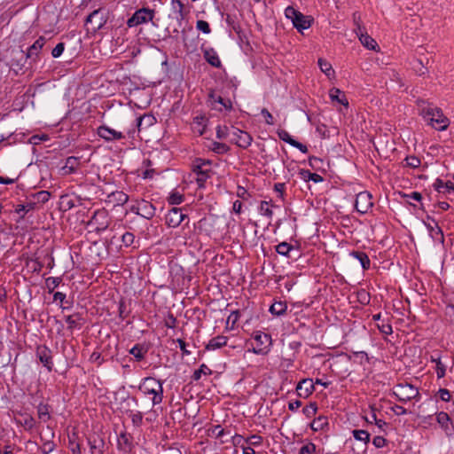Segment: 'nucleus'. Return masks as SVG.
<instances>
[{"label":"nucleus","instance_id":"1","mask_svg":"<svg viewBox=\"0 0 454 454\" xmlns=\"http://www.w3.org/2000/svg\"><path fill=\"white\" fill-rule=\"evenodd\" d=\"M419 114L424 118L428 125L439 131L446 130L450 125L449 119L444 116L442 110L433 106L431 104L419 100L418 101Z\"/></svg>","mask_w":454,"mask_h":454},{"label":"nucleus","instance_id":"2","mask_svg":"<svg viewBox=\"0 0 454 454\" xmlns=\"http://www.w3.org/2000/svg\"><path fill=\"white\" fill-rule=\"evenodd\" d=\"M139 390L145 395H153V405L160 404L163 400L162 381L153 377H146L139 386Z\"/></svg>","mask_w":454,"mask_h":454},{"label":"nucleus","instance_id":"3","mask_svg":"<svg viewBox=\"0 0 454 454\" xmlns=\"http://www.w3.org/2000/svg\"><path fill=\"white\" fill-rule=\"evenodd\" d=\"M393 395L402 403H407L413 399L419 401L420 399L419 388L408 382L396 384L393 387Z\"/></svg>","mask_w":454,"mask_h":454},{"label":"nucleus","instance_id":"4","mask_svg":"<svg viewBox=\"0 0 454 454\" xmlns=\"http://www.w3.org/2000/svg\"><path fill=\"white\" fill-rule=\"evenodd\" d=\"M285 16L290 20L293 26L299 31L301 32L304 29H308L311 27L313 19L310 16L304 15L293 6H288L285 10Z\"/></svg>","mask_w":454,"mask_h":454},{"label":"nucleus","instance_id":"5","mask_svg":"<svg viewBox=\"0 0 454 454\" xmlns=\"http://www.w3.org/2000/svg\"><path fill=\"white\" fill-rule=\"evenodd\" d=\"M6 59L7 65L16 74L24 68L28 60L25 51L20 48H12L8 50Z\"/></svg>","mask_w":454,"mask_h":454},{"label":"nucleus","instance_id":"6","mask_svg":"<svg viewBox=\"0 0 454 454\" xmlns=\"http://www.w3.org/2000/svg\"><path fill=\"white\" fill-rule=\"evenodd\" d=\"M253 352L257 355H267L272 344L271 336L262 331H256L253 334Z\"/></svg>","mask_w":454,"mask_h":454},{"label":"nucleus","instance_id":"7","mask_svg":"<svg viewBox=\"0 0 454 454\" xmlns=\"http://www.w3.org/2000/svg\"><path fill=\"white\" fill-rule=\"evenodd\" d=\"M154 15L155 12L153 9L145 7L138 9L133 13V15L129 19H128L127 27H134L138 25H142L149 21H152L154 18Z\"/></svg>","mask_w":454,"mask_h":454},{"label":"nucleus","instance_id":"8","mask_svg":"<svg viewBox=\"0 0 454 454\" xmlns=\"http://www.w3.org/2000/svg\"><path fill=\"white\" fill-rule=\"evenodd\" d=\"M106 23V18L102 11V9H98L93 11L90 14H89L85 20V26L87 27L88 31H91L96 33L100 30L105 24Z\"/></svg>","mask_w":454,"mask_h":454},{"label":"nucleus","instance_id":"9","mask_svg":"<svg viewBox=\"0 0 454 454\" xmlns=\"http://www.w3.org/2000/svg\"><path fill=\"white\" fill-rule=\"evenodd\" d=\"M354 20L356 26L354 30L358 36L360 43L369 50L377 51L379 48L377 42L367 34L365 27L361 25L360 21L356 20V13L354 14Z\"/></svg>","mask_w":454,"mask_h":454},{"label":"nucleus","instance_id":"10","mask_svg":"<svg viewBox=\"0 0 454 454\" xmlns=\"http://www.w3.org/2000/svg\"><path fill=\"white\" fill-rule=\"evenodd\" d=\"M110 222L111 218L108 212L105 208H102L94 212L90 221V224L95 226V231L97 232H101L109 227Z\"/></svg>","mask_w":454,"mask_h":454},{"label":"nucleus","instance_id":"11","mask_svg":"<svg viewBox=\"0 0 454 454\" xmlns=\"http://www.w3.org/2000/svg\"><path fill=\"white\" fill-rule=\"evenodd\" d=\"M231 143H234L239 147L247 149L252 144V136L238 128L231 126V134L230 138Z\"/></svg>","mask_w":454,"mask_h":454},{"label":"nucleus","instance_id":"12","mask_svg":"<svg viewBox=\"0 0 454 454\" xmlns=\"http://www.w3.org/2000/svg\"><path fill=\"white\" fill-rule=\"evenodd\" d=\"M373 206L372 197L368 192H359L355 200V207L360 214L367 213Z\"/></svg>","mask_w":454,"mask_h":454},{"label":"nucleus","instance_id":"13","mask_svg":"<svg viewBox=\"0 0 454 454\" xmlns=\"http://www.w3.org/2000/svg\"><path fill=\"white\" fill-rule=\"evenodd\" d=\"M276 252L283 256L292 260H297L301 257V253L298 247L293 246L287 242H281L276 246Z\"/></svg>","mask_w":454,"mask_h":454},{"label":"nucleus","instance_id":"14","mask_svg":"<svg viewBox=\"0 0 454 454\" xmlns=\"http://www.w3.org/2000/svg\"><path fill=\"white\" fill-rule=\"evenodd\" d=\"M97 134L106 142L121 140L124 138V135L121 131H117L106 125H101L97 129Z\"/></svg>","mask_w":454,"mask_h":454},{"label":"nucleus","instance_id":"15","mask_svg":"<svg viewBox=\"0 0 454 454\" xmlns=\"http://www.w3.org/2000/svg\"><path fill=\"white\" fill-rule=\"evenodd\" d=\"M187 217L179 207H172L166 215V224L170 228H176Z\"/></svg>","mask_w":454,"mask_h":454},{"label":"nucleus","instance_id":"16","mask_svg":"<svg viewBox=\"0 0 454 454\" xmlns=\"http://www.w3.org/2000/svg\"><path fill=\"white\" fill-rule=\"evenodd\" d=\"M46 43V39L43 36H40L35 42L28 47L25 54L27 59L31 63H35L39 59V54Z\"/></svg>","mask_w":454,"mask_h":454},{"label":"nucleus","instance_id":"17","mask_svg":"<svg viewBox=\"0 0 454 454\" xmlns=\"http://www.w3.org/2000/svg\"><path fill=\"white\" fill-rule=\"evenodd\" d=\"M14 421L26 431H31L36 424V421L32 415L21 411L15 413Z\"/></svg>","mask_w":454,"mask_h":454},{"label":"nucleus","instance_id":"18","mask_svg":"<svg viewBox=\"0 0 454 454\" xmlns=\"http://www.w3.org/2000/svg\"><path fill=\"white\" fill-rule=\"evenodd\" d=\"M81 160L75 156H69L66 159L64 166L60 168L62 176H68L75 173L81 167Z\"/></svg>","mask_w":454,"mask_h":454},{"label":"nucleus","instance_id":"19","mask_svg":"<svg viewBox=\"0 0 454 454\" xmlns=\"http://www.w3.org/2000/svg\"><path fill=\"white\" fill-rule=\"evenodd\" d=\"M315 390L314 382L311 379L301 380L296 387L297 394L300 397L307 398Z\"/></svg>","mask_w":454,"mask_h":454},{"label":"nucleus","instance_id":"20","mask_svg":"<svg viewBox=\"0 0 454 454\" xmlns=\"http://www.w3.org/2000/svg\"><path fill=\"white\" fill-rule=\"evenodd\" d=\"M37 356L40 362L51 372L53 366L51 349L45 346L39 347L37 348Z\"/></svg>","mask_w":454,"mask_h":454},{"label":"nucleus","instance_id":"21","mask_svg":"<svg viewBox=\"0 0 454 454\" xmlns=\"http://www.w3.org/2000/svg\"><path fill=\"white\" fill-rule=\"evenodd\" d=\"M65 321L67 324V329L70 331L81 329L84 324V318L79 312L66 316Z\"/></svg>","mask_w":454,"mask_h":454},{"label":"nucleus","instance_id":"22","mask_svg":"<svg viewBox=\"0 0 454 454\" xmlns=\"http://www.w3.org/2000/svg\"><path fill=\"white\" fill-rule=\"evenodd\" d=\"M211 161L206 160L201 158H197L192 162V171L196 173V175L200 174H210L211 173Z\"/></svg>","mask_w":454,"mask_h":454},{"label":"nucleus","instance_id":"23","mask_svg":"<svg viewBox=\"0 0 454 454\" xmlns=\"http://www.w3.org/2000/svg\"><path fill=\"white\" fill-rule=\"evenodd\" d=\"M432 222L434 223V226L431 225L430 223H426V226L431 235V237L436 240V241H439L440 243H443L444 242V235H443V231L442 230V228L438 225L437 222L434 220V219H431Z\"/></svg>","mask_w":454,"mask_h":454},{"label":"nucleus","instance_id":"24","mask_svg":"<svg viewBox=\"0 0 454 454\" xmlns=\"http://www.w3.org/2000/svg\"><path fill=\"white\" fill-rule=\"evenodd\" d=\"M156 207L149 201H140V215L145 219H152L155 215Z\"/></svg>","mask_w":454,"mask_h":454},{"label":"nucleus","instance_id":"25","mask_svg":"<svg viewBox=\"0 0 454 454\" xmlns=\"http://www.w3.org/2000/svg\"><path fill=\"white\" fill-rule=\"evenodd\" d=\"M171 7L173 12L176 14L177 20H184L188 14L183 0H171Z\"/></svg>","mask_w":454,"mask_h":454},{"label":"nucleus","instance_id":"26","mask_svg":"<svg viewBox=\"0 0 454 454\" xmlns=\"http://www.w3.org/2000/svg\"><path fill=\"white\" fill-rule=\"evenodd\" d=\"M204 59L206 61L214 67H221V60L213 48H207L203 50Z\"/></svg>","mask_w":454,"mask_h":454},{"label":"nucleus","instance_id":"27","mask_svg":"<svg viewBox=\"0 0 454 454\" xmlns=\"http://www.w3.org/2000/svg\"><path fill=\"white\" fill-rule=\"evenodd\" d=\"M118 448L123 451L129 452L131 451L133 448V444L131 442V437L126 432H122L120 434L118 437L117 442Z\"/></svg>","mask_w":454,"mask_h":454},{"label":"nucleus","instance_id":"28","mask_svg":"<svg viewBox=\"0 0 454 454\" xmlns=\"http://www.w3.org/2000/svg\"><path fill=\"white\" fill-rule=\"evenodd\" d=\"M329 97L332 101H336L339 104H341L342 106H344L346 107L348 106V98L345 96L344 92L341 91L340 89L335 88V87L332 88L329 90Z\"/></svg>","mask_w":454,"mask_h":454},{"label":"nucleus","instance_id":"29","mask_svg":"<svg viewBox=\"0 0 454 454\" xmlns=\"http://www.w3.org/2000/svg\"><path fill=\"white\" fill-rule=\"evenodd\" d=\"M227 337L223 335H218L212 338L206 346L207 350H215L220 348L227 344Z\"/></svg>","mask_w":454,"mask_h":454},{"label":"nucleus","instance_id":"30","mask_svg":"<svg viewBox=\"0 0 454 454\" xmlns=\"http://www.w3.org/2000/svg\"><path fill=\"white\" fill-rule=\"evenodd\" d=\"M352 434L356 441H359L363 443V451H364L366 450L367 444L370 442V434L366 430L354 429L352 431Z\"/></svg>","mask_w":454,"mask_h":454},{"label":"nucleus","instance_id":"31","mask_svg":"<svg viewBox=\"0 0 454 454\" xmlns=\"http://www.w3.org/2000/svg\"><path fill=\"white\" fill-rule=\"evenodd\" d=\"M350 256L357 259L361 263V266L364 270H368L371 265V261L366 253L363 251H352L350 252Z\"/></svg>","mask_w":454,"mask_h":454},{"label":"nucleus","instance_id":"32","mask_svg":"<svg viewBox=\"0 0 454 454\" xmlns=\"http://www.w3.org/2000/svg\"><path fill=\"white\" fill-rule=\"evenodd\" d=\"M91 453L97 451L98 454H104L105 441L102 438L88 439Z\"/></svg>","mask_w":454,"mask_h":454},{"label":"nucleus","instance_id":"33","mask_svg":"<svg viewBox=\"0 0 454 454\" xmlns=\"http://www.w3.org/2000/svg\"><path fill=\"white\" fill-rule=\"evenodd\" d=\"M430 361L432 363L435 364V372H436L437 378L438 379L443 378L446 374V366L441 361V356H431Z\"/></svg>","mask_w":454,"mask_h":454},{"label":"nucleus","instance_id":"34","mask_svg":"<svg viewBox=\"0 0 454 454\" xmlns=\"http://www.w3.org/2000/svg\"><path fill=\"white\" fill-rule=\"evenodd\" d=\"M50 405L47 403H40L37 405V415L39 419L43 422H47L51 419Z\"/></svg>","mask_w":454,"mask_h":454},{"label":"nucleus","instance_id":"35","mask_svg":"<svg viewBox=\"0 0 454 454\" xmlns=\"http://www.w3.org/2000/svg\"><path fill=\"white\" fill-rule=\"evenodd\" d=\"M137 127L138 130L145 126V127H150L153 125L156 122V119L153 114H144L143 116H140L137 118Z\"/></svg>","mask_w":454,"mask_h":454},{"label":"nucleus","instance_id":"36","mask_svg":"<svg viewBox=\"0 0 454 454\" xmlns=\"http://www.w3.org/2000/svg\"><path fill=\"white\" fill-rule=\"evenodd\" d=\"M435 415L436 421L441 426V427L444 430L449 429V426L451 424V415H449L444 411L436 412Z\"/></svg>","mask_w":454,"mask_h":454},{"label":"nucleus","instance_id":"37","mask_svg":"<svg viewBox=\"0 0 454 454\" xmlns=\"http://www.w3.org/2000/svg\"><path fill=\"white\" fill-rule=\"evenodd\" d=\"M328 418L325 416L317 417L310 424V427L313 431L324 430L325 428L328 427Z\"/></svg>","mask_w":454,"mask_h":454},{"label":"nucleus","instance_id":"38","mask_svg":"<svg viewBox=\"0 0 454 454\" xmlns=\"http://www.w3.org/2000/svg\"><path fill=\"white\" fill-rule=\"evenodd\" d=\"M299 175L301 178L306 182L313 181L314 183H320L324 180L320 175L317 173H312L309 170L306 169H301Z\"/></svg>","mask_w":454,"mask_h":454},{"label":"nucleus","instance_id":"39","mask_svg":"<svg viewBox=\"0 0 454 454\" xmlns=\"http://www.w3.org/2000/svg\"><path fill=\"white\" fill-rule=\"evenodd\" d=\"M208 98L213 101L221 104L227 111L232 110V103L231 99H224L221 96L216 95L214 90H211L208 93Z\"/></svg>","mask_w":454,"mask_h":454},{"label":"nucleus","instance_id":"40","mask_svg":"<svg viewBox=\"0 0 454 454\" xmlns=\"http://www.w3.org/2000/svg\"><path fill=\"white\" fill-rule=\"evenodd\" d=\"M286 309H287V305L286 302L276 301L270 306V312L272 315L282 316L286 312Z\"/></svg>","mask_w":454,"mask_h":454},{"label":"nucleus","instance_id":"41","mask_svg":"<svg viewBox=\"0 0 454 454\" xmlns=\"http://www.w3.org/2000/svg\"><path fill=\"white\" fill-rule=\"evenodd\" d=\"M209 149L217 154H224L230 151V146L224 143L212 142Z\"/></svg>","mask_w":454,"mask_h":454},{"label":"nucleus","instance_id":"42","mask_svg":"<svg viewBox=\"0 0 454 454\" xmlns=\"http://www.w3.org/2000/svg\"><path fill=\"white\" fill-rule=\"evenodd\" d=\"M318 66L320 70L327 76L332 77L334 75V70L332 67V65L324 59H318Z\"/></svg>","mask_w":454,"mask_h":454},{"label":"nucleus","instance_id":"43","mask_svg":"<svg viewBox=\"0 0 454 454\" xmlns=\"http://www.w3.org/2000/svg\"><path fill=\"white\" fill-rule=\"evenodd\" d=\"M147 350L143 348L140 344H136L130 350L129 353L134 356L137 361H141L145 358V355Z\"/></svg>","mask_w":454,"mask_h":454},{"label":"nucleus","instance_id":"44","mask_svg":"<svg viewBox=\"0 0 454 454\" xmlns=\"http://www.w3.org/2000/svg\"><path fill=\"white\" fill-rule=\"evenodd\" d=\"M109 197L114 199L116 205H124L129 200V196L121 191L112 192Z\"/></svg>","mask_w":454,"mask_h":454},{"label":"nucleus","instance_id":"45","mask_svg":"<svg viewBox=\"0 0 454 454\" xmlns=\"http://www.w3.org/2000/svg\"><path fill=\"white\" fill-rule=\"evenodd\" d=\"M231 127L221 126L218 125L216 127V137L218 139H226L227 137H231Z\"/></svg>","mask_w":454,"mask_h":454},{"label":"nucleus","instance_id":"46","mask_svg":"<svg viewBox=\"0 0 454 454\" xmlns=\"http://www.w3.org/2000/svg\"><path fill=\"white\" fill-rule=\"evenodd\" d=\"M40 438L41 441L43 442L41 450L43 454H50L55 450L56 444L51 440H44L43 436H41Z\"/></svg>","mask_w":454,"mask_h":454},{"label":"nucleus","instance_id":"47","mask_svg":"<svg viewBox=\"0 0 454 454\" xmlns=\"http://www.w3.org/2000/svg\"><path fill=\"white\" fill-rule=\"evenodd\" d=\"M61 278L49 277L45 280L46 286L49 290V293H52L56 287L59 286L61 283Z\"/></svg>","mask_w":454,"mask_h":454},{"label":"nucleus","instance_id":"48","mask_svg":"<svg viewBox=\"0 0 454 454\" xmlns=\"http://www.w3.org/2000/svg\"><path fill=\"white\" fill-rule=\"evenodd\" d=\"M259 211L262 215L267 216L269 219H271L273 216V211L270 207V202L266 200L261 201Z\"/></svg>","mask_w":454,"mask_h":454},{"label":"nucleus","instance_id":"49","mask_svg":"<svg viewBox=\"0 0 454 454\" xmlns=\"http://www.w3.org/2000/svg\"><path fill=\"white\" fill-rule=\"evenodd\" d=\"M211 373H212V371L206 364H203L200 366V368L198 370H196L193 372V375L192 378L193 380H199L201 377V374L210 375Z\"/></svg>","mask_w":454,"mask_h":454},{"label":"nucleus","instance_id":"50","mask_svg":"<svg viewBox=\"0 0 454 454\" xmlns=\"http://www.w3.org/2000/svg\"><path fill=\"white\" fill-rule=\"evenodd\" d=\"M35 207V203L29 202L26 205L19 204L17 205L15 208V212L21 215V217H24L25 215L29 212L30 210H33Z\"/></svg>","mask_w":454,"mask_h":454},{"label":"nucleus","instance_id":"51","mask_svg":"<svg viewBox=\"0 0 454 454\" xmlns=\"http://www.w3.org/2000/svg\"><path fill=\"white\" fill-rule=\"evenodd\" d=\"M404 161H405V166L409 167L411 168H417L421 164L420 159L416 157V156H413V155L412 156H407L404 159Z\"/></svg>","mask_w":454,"mask_h":454},{"label":"nucleus","instance_id":"52","mask_svg":"<svg viewBox=\"0 0 454 454\" xmlns=\"http://www.w3.org/2000/svg\"><path fill=\"white\" fill-rule=\"evenodd\" d=\"M184 200V195L177 192H173L170 193L169 197L168 198V202L170 205H179Z\"/></svg>","mask_w":454,"mask_h":454},{"label":"nucleus","instance_id":"53","mask_svg":"<svg viewBox=\"0 0 454 454\" xmlns=\"http://www.w3.org/2000/svg\"><path fill=\"white\" fill-rule=\"evenodd\" d=\"M317 405L316 403H310L309 405L302 409V412L307 418L313 417L317 413Z\"/></svg>","mask_w":454,"mask_h":454},{"label":"nucleus","instance_id":"54","mask_svg":"<svg viewBox=\"0 0 454 454\" xmlns=\"http://www.w3.org/2000/svg\"><path fill=\"white\" fill-rule=\"evenodd\" d=\"M277 133L281 140L285 141L290 145H293V144L295 143V140L290 136V134L286 129H278Z\"/></svg>","mask_w":454,"mask_h":454},{"label":"nucleus","instance_id":"55","mask_svg":"<svg viewBox=\"0 0 454 454\" xmlns=\"http://www.w3.org/2000/svg\"><path fill=\"white\" fill-rule=\"evenodd\" d=\"M435 396H438L443 402H450L451 399V394L447 388H440Z\"/></svg>","mask_w":454,"mask_h":454},{"label":"nucleus","instance_id":"56","mask_svg":"<svg viewBox=\"0 0 454 454\" xmlns=\"http://www.w3.org/2000/svg\"><path fill=\"white\" fill-rule=\"evenodd\" d=\"M316 453V445L312 442H308L304 444L300 449V454H315Z\"/></svg>","mask_w":454,"mask_h":454},{"label":"nucleus","instance_id":"57","mask_svg":"<svg viewBox=\"0 0 454 454\" xmlns=\"http://www.w3.org/2000/svg\"><path fill=\"white\" fill-rule=\"evenodd\" d=\"M196 28L204 34H209L211 32V28L209 27V24L202 20H200L196 23Z\"/></svg>","mask_w":454,"mask_h":454},{"label":"nucleus","instance_id":"58","mask_svg":"<svg viewBox=\"0 0 454 454\" xmlns=\"http://www.w3.org/2000/svg\"><path fill=\"white\" fill-rule=\"evenodd\" d=\"M134 240H135V236L131 232H125L121 236V241H122L123 245L126 247H130L134 243Z\"/></svg>","mask_w":454,"mask_h":454},{"label":"nucleus","instance_id":"59","mask_svg":"<svg viewBox=\"0 0 454 454\" xmlns=\"http://www.w3.org/2000/svg\"><path fill=\"white\" fill-rule=\"evenodd\" d=\"M132 424L135 427H140L143 422V414L141 411H137L135 413L131 412L130 414Z\"/></svg>","mask_w":454,"mask_h":454},{"label":"nucleus","instance_id":"60","mask_svg":"<svg viewBox=\"0 0 454 454\" xmlns=\"http://www.w3.org/2000/svg\"><path fill=\"white\" fill-rule=\"evenodd\" d=\"M246 442L253 446H260L262 443V437L258 434H253Z\"/></svg>","mask_w":454,"mask_h":454},{"label":"nucleus","instance_id":"61","mask_svg":"<svg viewBox=\"0 0 454 454\" xmlns=\"http://www.w3.org/2000/svg\"><path fill=\"white\" fill-rule=\"evenodd\" d=\"M65 50V43H59L52 50L51 55L53 58H59L62 55L63 51Z\"/></svg>","mask_w":454,"mask_h":454},{"label":"nucleus","instance_id":"62","mask_svg":"<svg viewBox=\"0 0 454 454\" xmlns=\"http://www.w3.org/2000/svg\"><path fill=\"white\" fill-rule=\"evenodd\" d=\"M377 326L380 333H382L383 334L389 335L393 333L392 326L388 323L382 322V324L380 325L378 324Z\"/></svg>","mask_w":454,"mask_h":454},{"label":"nucleus","instance_id":"63","mask_svg":"<svg viewBox=\"0 0 454 454\" xmlns=\"http://www.w3.org/2000/svg\"><path fill=\"white\" fill-rule=\"evenodd\" d=\"M433 187L436 192L445 193V183L442 179L436 178Z\"/></svg>","mask_w":454,"mask_h":454},{"label":"nucleus","instance_id":"64","mask_svg":"<svg viewBox=\"0 0 454 454\" xmlns=\"http://www.w3.org/2000/svg\"><path fill=\"white\" fill-rule=\"evenodd\" d=\"M445 314L450 321L454 324V304H448L445 309Z\"/></svg>","mask_w":454,"mask_h":454}]
</instances>
